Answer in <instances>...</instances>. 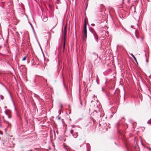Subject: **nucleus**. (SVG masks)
<instances>
[{
  "label": "nucleus",
  "mask_w": 151,
  "mask_h": 151,
  "mask_svg": "<svg viewBox=\"0 0 151 151\" xmlns=\"http://www.w3.org/2000/svg\"><path fill=\"white\" fill-rule=\"evenodd\" d=\"M66 32H64L63 33V50H64L65 45V40H66Z\"/></svg>",
  "instance_id": "nucleus-1"
},
{
  "label": "nucleus",
  "mask_w": 151,
  "mask_h": 151,
  "mask_svg": "<svg viewBox=\"0 0 151 151\" xmlns=\"http://www.w3.org/2000/svg\"><path fill=\"white\" fill-rule=\"evenodd\" d=\"M83 40H86L87 37V31L83 30Z\"/></svg>",
  "instance_id": "nucleus-2"
},
{
  "label": "nucleus",
  "mask_w": 151,
  "mask_h": 151,
  "mask_svg": "<svg viewBox=\"0 0 151 151\" xmlns=\"http://www.w3.org/2000/svg\"><path fill=\"white\" fill-rule=\"evenodd\" d=\"M5 113L6 114L8 118H10L11 117V115L10 114V112L9 111H6Z\"/></svg>",
  "instance_id": "nucleus-3"
},
{
  "label": "nucleus",
  "mask_w": 151,
  "mask_h": 151,
  "mask_svg": "<svg viewBox=\"0 0 151 151\" xmlns=\"http://www.w3.org/2000/svg\"><path fill=\"white\" fill-rule=\"evenodd\" d=\"M83 30L87 31L86 29V20L85 19L84 25V29Z\"/></svg>",
  "instance_id": "nucleus-4"
},
{
  "label": "nucleus",
  "mask_w": 151,
  "mask_h": 151,
  "mask_svg": "<svg viewBox=\"0 0 151 151\" xmlns=\"http://www.w3.org/2000/svg\"><path fill=\"white\" fill-rule=\"evenodd\" d=\"M3 118L4 122H6L8 124V126H7L8 127H11V124L10 123H9V122H6L5 120L4 119V117H3Z\"/></svg>",
  "instance_id": "nucleus-5"
},
{
  "label": "nucleus",
  "mask_w": 151,
  "mask_h": 151,
  "mask_svg": "<svg viewBox=\"0 0 151 151\" xmlns=\"http://www.w3.org/2000/svg\"><path fill=\"white\" fill-rule=\"evenodd\" d=\"M131 56L134 58V60H135V61L137 62V63L138 64V63L137 61V59L136 58V57L134 56L133 55V54L132 53L130 54Z\"/></svg>",
  "instance_id": "nucleus-6"
},
{
  "label": "nucleus",
  "mask_w": 151,
  "mask_h": 151,
  "mask_svg": "<svg viewBox=\"0 0 151 151\" xmlns=\"http://www.w3.org/2000/svg\"><path fill=\"white\" fill-rule=\"evenodd\" d=\"M47 16H46L45 18L43 19V21L45 22H46L47 20Z\"/></svg>",
  "instance_id": "nucleus-7"
},
{
  "label": "nucleus",
  "mask_w": 151,
  "mask_h": 151,
  "mask_svg": "<svg viewBox=\"0 0 151 151\" xmlns=\"http://www.w3.org/2000/svg\"><path fill=\"white\" fill-rule=\"evenodd\" d=\"M94 35L95 36V37L96 39H98V36L96 34V33H95L94 34Z\"/></svg>",
  "instance_id": "nucleus-8"
},
{
  "label": "nucleus",
  "mask_w": 151,
  "mask_h": 151,
  "mask_svg": "<svg viewBox=\"0 0 151 151\" xmlns=\"http://www.w3.org/2000/svg\"><path fill=\"white\" fill-rule=\"evenodd\" d=\"M74 132V130L73 129H71L70 131V132L71 134H73V133Z\"/></svg>",
  "instance_id": "nucleus-9"
},
{
  "label": "nucleus",
  "mask_w": 151,
  "mask_h": 151,
  "mask_svg": "<svg viewBox=\"0 0 151 151\" xmlns=\"http://www.w3.org/2000/svg\"><path fill=\"white\" fill-rule=\"evenodd\" d=\"M64 32H67V28L66 26L65 28H64Z\"/></svg>",
  "instance_id": "nucleus-10"
},
{
  "label": "nucleus",
  "mask_w": 151,
  "mask_h": 151,
  "mask_svg": "<svg viewBox=\"0 0 151 151\" xmlns=\"http://www.w3.org/2000/svg\"><path fill=\"white\" fill-rule=\"evenodd\" d=\"M26 57H27L26 56H24V57L23 58V59H22V60H26Z\"/></svg>",
  "instance_id": "nucleus-11"
},
{
  "label": "nucleus",
  "mask_w": 151,
  "mask_h": 151,
  "mask_svg": "<svg viewBox=\"0 0 151 151\" xmlns=\"http://www.w3.org/2000/svg\"><path fill=\"white\" fill-rule=\"evenodd\" d=\"M135 147L136 148V150H138L139 149V147L137 146H135Z\"/></svg>",
  "instance_id": "nucleus-12"
},
{
  "label": "nucleus",
  "mask_w": 151,
  "mask_h": 151,
  "mask_svg": "<svg viewBox=\"0 0 151 151\" xmlns=\"http://www.w3.org/2000/svg\"><path fill=\"white\" fill-rule=\"evenodd\" d=\"M0 134L1 135H2L3 134V132L1 131H0Z\"/></svg>",
  "instance_id": "nucleus-13"
},
{
  "label": "nucleus",
  "mask_w": 151,
  "mask_h": 151,
  "mask_svg": "<svg viewBox=\"0 0 151 151\" xmlns=\"http://www.w3.org/2000/svg\"><path fill=\"white\" fill-rule=\"evenodd\" d=\"M91 25H92V26H95V24H91Z\"/></svg>",
  "instance_id": "nucleus-14"
},
{
  "label": "nucleus",
  "mask_w": 151,
  "mask_h": 151,
  "mask_svg": "<svg viewBox=\"0 0 151 151\" xmlns=\"http://www.w3.org/2000/svg\"><path fill=\"white\" fill-rule=\"evenodd\" d=\"M94 54H95L96 55L97 57H98L97 55L96 54H95L94 53Z\"/></svg>",
  "instance_id": "nucleus-15"
},
{
  "label": "nucleus",
  "mask_w": 151,
  "mask_h": 151,
  "mask_svg": "<svg viewBox=\"0 0 151 151\" xmlns=\"http://www.w3.org/2000/svg\"><path fill=\"white\" fill-rule=\"evenodd\" d=\"M133 27L134 26H132V25L131 26V27L132 28H133Z\"/></svg>",
  "instance_id": "nucleus-16"
},
{
  "label": "nucleus",
  "mask_w": 151,
  "mask_h": 151,
  "mask_svg": "<svg viewBox=\"0 0 151 151\" xmlns=\"http://www.w3.org/2000/svg\"><path fill=\"white\" fill-rule=\"evenodd\" d=\"M30 151H32V150H30Z\"/></svg>",
  "instance_id": "nucleus-17"
}]
</instances>
